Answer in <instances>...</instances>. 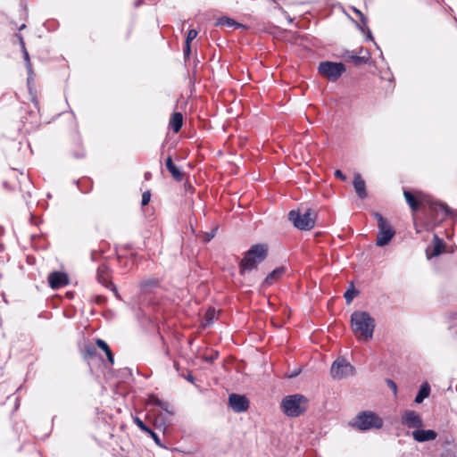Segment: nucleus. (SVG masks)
<instances>
[{"mask_svg": "<svg viewBox=\"0 0 457 457\" xmlns=\"http://www.w3.org/2000/svg\"><path fill=\"white\" fill-rule=\"evenodd\" d=\"M186 379L191 383L194 382V377L191 375V374H188L187 377H186Z\"/></svg>", "mask_w": 457, "mask_h": 457, "instance_id": "obj_41", "label": "nucleus"}, {"mask_svg": "<svg viewBox=\"0 0 457 457\" xmlns=\"http://www.w3.org/2000/svg\"><path fill=\"white\" fill-rule=\"evenodd\" d=\"M374 219L378 222V233L377 236L376 245L378 246L386 245L394 237L395 231L388 221L378 212H374Z\"/></svg>", "mask_w": 457, "mask_h": 457, "instance_id": "obj_7", "label": "nucleus"}, {"mask_svg": "<svg viewBox=\"0 0 457 457\" xmlns=\"http://www.w3.org/2000/svg\"><path fill=\"white\" fill-rule=\"evenodd\" d=\"M136 425L144 432H150V428L147 427L138 417L134 418Z\"/></svg>", "mask_w": 457, "mask_h": 457, "instance_id": "obj_31", "label": "nucleus"}, {"mask_svg": "<svg viewBox=\"0 0 457 457\" xmlns=\"http://www.w3.org/2000/svg\"><path fill=\"white\" fill-rule=\"evenodd\" d=\"M345 71L344 63L330 61L321 62L318 67L319 73L330 81L337 80Z\"/></svg>", "mask_w": 457, "mask_h": 457, "instance_id": "obj_8", "label": "nucleus"}, {"mask_svg": "<svg viewBox=\"0 0 457 457\" xmlns=\"http://www.w3.org/2000/svg\"><path fill=\"white\" fill-rule=\"evenodd\" d=\"M307 399L302 395H292L283 398L281 409L289 417H298L306 410Z\"/></svg>", "mask_w": 457, "mask_h": 457, "instance_id": "obj_4", "label": "nucleus"}, {"mask_svg": "<svg viewBox=\"0 0 457 457\" xmlns=\"http://www.w3.org/2000/svg\"><path fill=\"white\" fill-rule=\"evenodd\" d=\"M197 30L195 29H190L187 33V38H186V43L187 45H190L191 42L197 37Z\"/></svg>", "mask_w": 457, "mask_h": 457, "instance_id": "obj_32", "label": "nucleus"}, {"mask_svg": "<svg viewBox=\"0 0 457 457\" xmlns=\"http://www.w3.org/2000/svg\"><path fill=\"white\" fill-rule=\"evenodd\" d=\"M403 195L412 211L413 216L416 215V212H418L420 209H426L427 201L428 198H418L411 192L406 189L403 190Z\"/></svg>", "mask_w": 457, "mask_h": 457, "instance_id": "obj_13", "label": "nucleus"}, {"mask_svg": "<svg viewBox=\"0 0 457 457\" xmlns=\"http://www.w3.org/2000/svg\"><path fill=\"white\" fill-rule=\"evenodd\" d=\"M96 345H97V347H99L101 350H103L105 353L107 360L110 362V364H113L114 363V356H113V353H112L111 348L106 344V342L104 341L103 339L97 338L96 340Z\"/></svg>", "mask_w": 457, "mask_h": 457, "instance_id": "obj_24", "label": "nucleus"}, {"mask_svg": "<svg viewBox=\"0 0 457 457\" xmlns=\"http://www.w3.org/2000/svg\"><path fill=\"white\" fill-rule=\"evenodd\" d=\"M268 254V246L263 244H257L245 253L244 258L240 262V272L252 270L257 267L259 263L265 260Z\"/></svg>", "mask_w": 457, "mask_h": 457, "instance_id": "obj_3", "label": "nucleus"}, {"mask_svg": "<svg viewBox=\"0 0 457 457\" xmlns=\"http://www.w3.org/2000/svg\"><path fill=\"white\" fill-rule=\"evenodd\" d=\"M288 219L298 229L310 230L315 225L316 212L312 209L293 210L289 212Z\"/></svg>", "mask_w": 457, "mask_h": 457, "instance_id": "obj_5", "label": "nucleus"}, {"mask_svg": "<svg viewBox=\"0 0 457 457\" xmlns=\"http://www.w3.org/2000/svg\"><path fill=\"white\" fill-rule=\"evenodd\" d=\"M355 295H356V291L354 289L346 290V292L344 295L346 303H350L353 301V299L354 298Z\"/></svg>", "mask_w": 457, "mask_h": 457, "instance_id": "obj_33", "label": "nucleus"}, {"mask_svg": "<svg viewBox=\"0 0 457 457\" xmlns=\"http://www.w3.org/2000/svg\"><path fill=\"white\" fill-rule=\"evenodd\" d=\"M20 44H21V51H22V54H23V58H24V61H25V63H26V68H27V71H28V84H29L32 80H33V78H34V72H33V70H32V65H31V62H30V60H29V54L26 49V46H25V43L23 41V38L21 37H20Z\"/></svg>", "mask_w": 457, "mask_h": 457, "instance_id": "obj_18", "label": "nucleus"}, {"mask_svg": "<svg viewBox=\"0 0 457 457\" xmlns=\"http://www.w3.org/2000/svg\"><path fill=\"white\" fill-rule=\"evenodd\" d=\"M357 12L360 14V16H361V21H362L363 23H365V22H366V19L362 16V13H361V12H358V11H357Z\"/></svg>", "mask_w": 457, "mask_h": 457, "instance_id": "obj_42", "label": "nucleus"}, {"mask_svg": "<svg viewBox=\"0 0 457 457\" xmlns=\"http://www.w3.org/2000/svg\"><path fill=\"white\" fill-rule=\"evenodd\" d=\"M216 25L220 27H228L231 29L245 28L241 23L237 22L235 20L228 17H220L216 21Z\"/></svg>", "mask_w": 457, "mask_h": 457, "instance_id": "obj_21", "label": "nucleus"}, {"mask_svg": "<svg viewBox=\"0 0 457 457\" xmlns=\"http://www.w3.org/2000/svg\"><path fill=\"white\" fill-rule=\"evenodd\" d=\"M342 58L345 62H351L354 65H361L362 63H367L370 59V54L367 49L361 48L359 54L354 53L353 51H345L342 54Z\"/></svg>", "mask_w": 457, "mask_h": 457, "instance_id": "obj_11", "label": "nucleus"}, {"mask_svg": "<svg viewBox=\"0 0 457 457\" xmlns=\"http://www.w3.org/2000/svg\"><path fill=\"white\" fill-rule=\"evenodd\" d=\"M353 187L356 194L361 199L367 196L365 181L360 174H355L353 179Z\"/></svg>", "mask_w": 457, "mask_h": 457, "instance_id": "obj_19", "label": "nucleus"}, {"mask_svg": "<svg viewBox=\"0 0 457 457\" xmlns=\"http://www.w3.org/2000/svg\"><path fill=\"white\" fill-rule=\"evenodd\" d=\"M350 426L359 430L380 428L383 426L382 419L371 411H362L350 421Z\"/></svg>", "mask_w": 457, "mask_h": 457, "instance_id": "obj_6", "label": "nucleus"}, {"mask_svg": "<svg viewBox=\"0 0 457 457\" xmlns=\"http://www.w3.org/2000/svg\"><path fill=\"white\" fill-rule=\"evenodd\" d=\"M335 177L341 179V180H345V176L343 174V172L340 170H337L335 171Z\"/></svg>", "mask_w": 457, "mask_h": 457, "instance_id": "obj_38", "label": "nucleus"}, {"mask_svg": "<svg viewBox=\"0 0 457 457\" xmlns=\"http://www.w3.org/2000/svg\"><path fill=\"white\" fill-rule=\"evenodd\" d=\"M147 434L150 435V436L154 440L155 444L158 445H162L161 444V439L159 437V436L154 432L151 428H150V432H146Z\"/></svg>", "mask_w": 457, "mask_h": 457, "instance_id": "obj_35", "label": "nucleus"}, {"mask_svg": "<svg viewBox=\"0 0 457 457\" xmlns=\"http://www.w3.org/2000/svg\"><path fill=\"white\" fill-rule=\"evenodd\" d=\"M190 54H191L190 45H187V43H185V47H184L185 57H189Z\"/></svg>", "mask_w": 457, "mask_h": 457, "instance_id": "obj_39", "label": "nucleus"}, {"mask_svg": "<svg viewBox=\"0 0 457 457\" xmlns=\"http://www.w3.org/2000/svg\"><path fill=\"white\" fill-rule=\"evenodd\" d=\"M117 257L118 261L120 265L129 266V262H130L132 264L134 263V257L135 255L131 253V258L128 259L125 254L122 253V250L119 249L117 251Z\"/></svg>", "mask_w": 457, "mask_h": 457, "instance_id": "obj_28", "label": "nucleus"}, {"mask_svg": "<svg viewBox=\"0 0 457 457\" xmlns=\"http://www.w3.org/2000/svg\"><path fill=\"white\" fill-rule=\"evenodd\" d=\"M29 117L31 118V120L29 121L30 127L25 128L26 131H29L32 129L37 124V114L34 111L29 112ZM24 127H26V124L24 123Z\"/></svg>", "mask_w": 457, "mask_h": 457, "instance_id": "obj_30", "label": "nucleus"}, {"mask_svg": "<svg viewBox=\"0 0 457 457\" xmlns=\"http://www.w3.org/2000/svg\"><path fill=\"white\" fill-rule=\"evenodd\" d=\"M205 321L204 326L210 325L213 320L216 318V312L212 308H209L205 313Z\"/></svg>", "mask_w": 457, "mask_h": 457, "instance_id": "obj_29", "label": "nucleus"}, {"mask_svg": "<svg viewBox=\"0 0 457 457\" xmlns=\"http://www.w3.org/2000/svg\"><path fill=\"white\" fill-rule=\"evenodd\" d=\"M375 320L367 312L355 311L351 315L352 330L359 341L368 342L373 337Z\"/></svg>", "mask_w": 457, "mask_h": 457, "instance_id": "obj_2", "label": "nucleus"}, {"mask_svg": "<svg viewBox=\"0 0 457 457\" xmlns=\"http://www.w3.org/2000/svg\"><path fill=\"white\" fill-rule=\"evenodd\" d=\"M159 286V280L154 278H145L140 282L142 290L145 293L150 292L153 288Z\"/></svg>", "mask_w": 457, "mask_h": 457, "instance_id": "obj_27", "label": "nucleus"}, {"mask_svg": "<svg viewBox=\"0 0 457 457\" xmlns=\"http://www.w3.org/2000/svg\"><path fill=\"white\" fill-rule=\"evenodd\" d=\"M170 125L175 133L179 132L183 125V115L180 112H174L170 120Z\"/></svg>", "mask_w": 457, "mask_h": 457, "instance_id": "obj_22", "label": "nucleus"}, {"mask_svg": "<svg viewBox=\"0 0 457 457\" xmlns=\"http://www.w3.org/2000/svg\"><path fill=\"white\" fill-rule=\"evenodd\" d=\"M106 303V297L104 295H97L96 297V303L98 305H103Z\"/></svg>", "mask_w": 457, "mask_h": 457, "instance_id": "obj_37", "label": "nucleus"}, {"mask_svg": "<svg viewBox=\"0 0 457 457\" xmlns=\"http://www.w3.org/2000/svg\"><path fill=\"white\" fill-rule=\"evenodd\" d=\"M147 404H153L160 407L162 410L171 414L172 411L170 409V404L168 402L160 400L156 395H150L147 399Z\"/></svg>", "mask_w": 457, "mask_h": 457, "instance_id": "obj_20", "label": "nucleus"}, {"mask_svg": "<svg viewBox=\"0 0 457 457\" xmlns=\"http://www.w3.org/2000/svg\"><path fill=\"white\" fill-rule=\"evenodd\" d=\"M354 368L344 358H337L332 364L330 373L333 378L342 379L353 375Z\"/></svg>", "mask_w": 457, "mask_h": 457, "instance_id": "obj_9", "label": "nucleus"}, {"mask_svg": "<svg viewBox=\"0 0 457 457\" xmlns=\"http://www.w3.org/2000/svg\"><path fill=\"white\" fill-rule=\"evenodd\" d=\"M402 424L409 428H420L423 427L421 416L415 411L406 410L401 417Z\"/></svg>", "mask_w": 457, "mask_h": 457, "instance_id": "obj_10", "label": "nucleus"}, {"mask_svg": "<svg viewBox=\"0 0 457 457\" xmlns=\"http://www.w3.org/2000/svg\"><path fill=\"white\" fill-rule=\"evenodd\" d=\"M96 278L100 284L110 288L116 295H118L117 289L111 280V270L107 265L102 264L98 267Z\"/></svg>", "mask_w": 457, "mask_h": 457, "instance_id": "obj_12", "label": "nucleus"}, {"mask_svg": "<svg viewBox=\"0 0 457 457\" xmlns=\"http://www.w3.org/2000/svg\"><path fill=\"white\" fill-rule=\"evenodd\" d=\"M286 272V268L279 267L271 271L265 278V283L268 285L273 284Z\"/></svg>", "mask_w": 457, "mask_h": 457, "instance_id": "obj_26", "label": "nucleus"}, {"mask_svg": "<svg viewBox=\"0 0 457 457\" xmlns=\"http://www.w3.org/2000/svg\"><path fill=\"white\" fill-rule=\"evenodd\" d=\"M413 438L418 442H426L431 441L436 438V432L431 429L423 430V429H415L411 433Z\"/></svg>", "mask_w": 457, "mask_h": 457, "instance_id": "obj_17", "label": "nucleus"}, {"mask_svg": "<svg viewBox=\"0 0 457 457\" xmlns=\"http://www.w3.org/2000/svg\"><path fill=\"white\" fill-rule=\"evenodd\" d=\"M150 198H151V194L149 191H145L143 193V195H142V205L145 206L146 204H148V203L150 202Z\"/></svg>", "mask_w": 457, "mask_h": 457, "instance_id": "obj_34", "label": "nucleus"}, {"mask_svg": "<svg viewBox=\"0 0 457 457\" xmlns=\"http://www.w3.org/2000/svg\"><path fill=\"white\" fill-rule=\"evenodd\" d=\"M386 384L390 389H392L394 395L397 393V386L392 379H386Z\"/></svg>", "mask_w": 457, "mask_h": 457, "instance_id": "obj_36", "label": "nucleus"}, {"mask_svg": "<svg viewBox=\"0 0 457 457\" xmlns=\"http://www.w3.org/2000/svg\"><path fill=\"white\" fill-rule=\"evenodd\" d=\"M445 245L443 239L439 238L437 235L434 236V245L432 247H428L426 250V253L428 259L437 256L442 253L445 250Z\"/></svg>", "mask_w": 457, "mask_h": 457, "instance_id": "obj_16", "label": "nucleus"}, {"mask_svg": "<svg viewBox=\"0 0 457 457\" xmlns=\"http://www.w3.org/2000/svg\"><path fill=\"white\" fill-rule=\"evenodd\" d=\"M174 367L175 369L179 371V363L177 361H174Z\"/></svg>", "mask_w": 457, "mask_h": 457, "instance_id": "obj_44", "label": "nucleus"}, {"mask_svg": "<svg viewBox=\"0 0 457 457\" xmlns=\"http://www.w3.org/2000/svg\"><path fill=\"white\" fill-rule=\"evenodd\" d=\"M150 177H151V173H150V172H146V173L145 174V179H150Z\"/></svg>", "mask_w": 457, "mask_h": 457, "instance_id": "obj_43", "label": "nucleus"}, {"mask_svg": "<svg viewBox=\"0 0 457 457\" xmlns=\"http://www.w3.org/2000/svg\"><path fill=\"white\" fill-rule=\"evenodd\" d=\"M228 404L235 412H243L248 410L249 401L245 395L231 394L228 397Z\"/></svg>", "mask_w": 457, "mask_h": 457, "instance_id": "obj_14", "label": "nucleus"}, {"mask_svg": "<svg viewBox=\"0 0 457 457\" xmlns=\"http://www.w3.org/2000/svg\"><path fill=\"white\" fill-rule=\"evenodd\" d=\"M50 287L54 289L59 288L68 284V277L62 272H53L48 276Z\"/></svg>", "mask_w": 457, "mask_h": 457, "instance_id": "obj_15", "label": "nucleus"}, {"mask_svg": "<svg viewBox=\"0 0 457 457\" xmlns=\"http://www.w3.org/2000/svg\"><path fill=\"white\" fill-rule=\"evenodd\" d=\"M430 394V386L428 382H424L420 389L419 392L415 397V403H421L425 398L428 397Z\"/></svg>", "mask_w": 457, "mask_h": 457, "instance_id": "obj_25", "label": "nucleus"}, {"mask_svg": "<svg viewBox=\"0 0 457 457\" xmlns=\"http://www.w3.org/2000/svg\"><path fill=\"white\" fill-rule=\"evenodd\" d=\"M96 349L94 347H87V354L89 355V356H93L96 354Z\"/></svg>", "mask_w": 457, "mask_h": 457, "instance_id": "obj_40", "label": "nucleus"}, {"mask_svg": "<svg viewBox=\"0 0 457 457\" xmlns=\"http://www.w3.org/2000/svg\"><path fill=\"white\" fill-rule=\"evenodd\" d=\"M25 27V24H22L20 29H22Z\"/></svg>", "mask_w": 457, "mask_h": 457, "instance_id": "obj_45", "label": "nucleus"}, {"mask_svg": "<svg viewBox=\"0 0 457 457\" xmlns=\"http://www.w3.org/2000/svg\"><path fill=\"white\" fill-rule=\"evenodd\" d=\"M425 217H420L414 215L413 222L415 229L418 233L422 230H432L434 228L440 223L449 212L448 207L437 202H434L431 199H428L426 209H423Z\"/></svg>", "mask_w": 457, "mask_h": 457, "instance_id": "obj_1", "label": "nucleus"}, {"mask_svg": "<svg viewBox=\"0 0 457 457\" xmlns=\"http://www.w3.org/2000/svg\"><path fill=\"white\" fill-rule=\"evenodd\" d=\"M166 167L168 170L171 173L174 179L180 181L183 178V173L178 169V167L173 163L172 158L169 156L166 159Z\"/></svg>", "mask_w": 457, "mask_h": 457, "instance_id": "obj_23", "label": "nucleus"}]
</instances>
